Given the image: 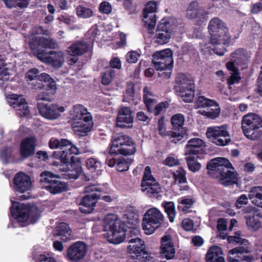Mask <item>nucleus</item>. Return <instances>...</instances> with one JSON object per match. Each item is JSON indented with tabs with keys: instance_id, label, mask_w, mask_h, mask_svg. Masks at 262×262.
Here are the masks:
<instances>
[{
	"instance_id": "nucleus-1",
	"label": "nucleus",
	"mask_w": 262,
	"mask_h": 262,
	"mask_svg": "<svg viewBox=\"0 0 262 262\" xmlns=\"http://www.w3.org/2000/svg\"><path fill=\"white\" fill-rule=\"evenodd\" d=\"M49 146L51 149L64 148L62 151H54L52 157L59 162L54 161L53 165L61 166L66 165L67 168L62 170L67 172V176L69 179H76L82 172L81 159L73 155H77L79 154V149L74 145L71 141L66 139L60 140L52 138L49 142Z\"/></svg>"
},
{
	"instance_id": "nucleus-2",
	"label": "nucleus",
	"mask_w": 262,
	"mask_h": 262,
	"mask_svg": "<svg viewBox=\"0 0 262 262\" xmlns=\"http://www.w3.org/2000/svg\"><path fill=\"white\" fill-rule=\"evenodd\" d=\"M208 30L210 35V42L214 46L213 52L223 56L227 52L226 47L230 44L231 37L226 24L219 17L212 18L208 25Z\"/></svg>"
},
{
	"instance_id": "nucleus-3",
	"label": "nucleus",
	"mask_w": 262,
	"mask_h": 262,
	"mask_svg": "<svg viewBox=\"0 0 262 262\" xmlns=\"http://www.w3.org/2000/svg\"><path fill=\"white\" fill-rule=\"evenodd\" d=\"M207 169L208 174L212 175L213 177H220L219 182L225 187L237 183L236 173L230 170L234 169V167L226 158L218 157L210 160Z\"/></svg>"
},
{
	"instance_id": "nucleus-4",
	"label": "nucleus",
	"mask_w": 262,
	"mask_h": 262,
	"mask_svg": "<svg viewBox=\"0 0 262 262\" xmlns=\"http://www.w3.org/2000/svg\"><path fill=\"white\" fill-rule=\"evenodd\" d=\"M105 228L108 232L104 234L108 242L114 244H119L122 242H127V236L129 237L132 232H129L135 227H129L124 222L117 220L113 214H108L104 220Z\"/></svg>"
},
{
	"instance_id": "nucleus-5",
	"label": "nucleus",
	"mask_w": 262,
	"mask_h": 262,
	"mask_svg": "<svg viewBox=\"0 0 262 262\" xmlns=\"http://www.w3.org/2000/svg\"><path fill=\"white\" fill-rule=\"evenodd\" d=\"M132 233L127 236V252L130 258L135 260V262H149L151 256L148 252L144 242L139 237L140 231L135 227L131 230Z\"/></svg>"
},
{
	"instance_id": "nucleus-6",
	"label": "nucleus",
	"mask_w": 262,
	"mask_h": 262,
	"mask_svg": "<svg viewBox=\"0 0 262 262\" xmlns=\"http://www.w3.org/2000/svg\"><path fill=\"white\" fill-rule=\"evenodd\" d=\"M12 216L19 223H24L28 220L34 224L39 219L40 213L38 208L30 204L13 202L10 208Z\"/></svg>"
},
{
	"instance_id": "nucleus-7",
	"label": "nucleus",
	"mask_w": 262,
	"mask_h": 262,
	"mask_svg": "<svg viewBox=\"0 0 262 262\" xmlns=\"http://www.w3.org/2000/svg\"><path fill=\"white\" fill-rule=\"evenodd\" d=\"M136 151L135 142L128 135L119 133L112 136L109 151L110 155H132Z\"/></svg>"
},
{
	"instance_id": "nucleus-8",
	"label": "nucleus",
	"mask_w": 262,
	"mask_h": 262,
	"mask_svg": "<svg viewBox=\"0 0 262 262\" xmlns=\"http://www.w3.org/2000/svg\"><path fill=\"white\" fill-rule=\"evenodd\" d=\"M262 119L257 114L245 115L242 121V128L245 136L251 140H257L262 137Z\"/></svg>"
},
{
	"instance_id": "nucleus-9",
	"label": "nucleus",
	"mask_w": 262,
	"mask_h": 262,
	"mask_svg": "<svg viewBox=\"0 0 262 262\" xmlns=\"http://www.w3.org/2000/svg\"><path fill=\"white\" fill-rule=\"evenodd\" d=\"M84 191L87 194L81 199L79 209L81 213L89 214L93 212L98 200L101 198V188L92 185L86 186Z\"/></svg>"
},
{
	"instance_id": "nucleus-10",
	"label": "nucleus",
	"mask_w": 262,
	"mask_h": 262,
	"mask_svg": "<svg viewBox=\"0 0 262 262\" xmlns=\"http://www.w3.org/2000/svg\"><path fill=\"white\" fill-rule=\"evenodd\" d=\"M40 177L43 187L52 194L59 193L67 190V184L50 171L42 172Z\"/></svg>"
},
{
	"instance_id": "nucleus-11",
	"label": "nucleus",
	"mask_w": 262,
	"mask_h": 262,
	"mask_svg": "<svg viewBox=\"0 0 262 262\" xmlns=\"http://www.w3.org/2000/svg\"><path fill=\"white\" fill-rule=\"evenodd\" d=\"M142 191L152 198L159 199L162 196V189L155 178L151 174V168L149 166L145 167L141 182Z\"/></svg>"
},
{
	"instance_id": "nucleus-12",
	"label": "nucleus",
	"mask_w": 262,
	"mask_h": 262,
	"mask_svg": "<svg viewBox=\"0 0 262 262\" xmlns=\"http://www.w3.org/2000/svg\"><path fill=\"white\" fill-rule=\"evenodd\" d=\"M164 220L161 212L156 208L148 209L142 220V228L146 234L150 235L161 226Z\"/></svg>"
},
{
	"instance_id": "nucleus-13",
	"label": "nucleus",
	"mask_w": 262,
	"mask_h": 262,
	"mask_svg": "<svg viewBox=\"0 0 262 262\" xmlns=\"http://www.w3.org/2000/svg\"><path fill=\"white\" fill-rule=\"evenodd\" d=\"M29 44L32 53L39 60L47 52V49H55L57 46L53 39L40 36L32 37Z\"/></svg>"
},
{
	"instance_id": "nucleus-14",
	"label": "nucleus",
	"mask_w": 262,
	"mask_h": 262,
	"mask_svg": "<svg viewBox=\"0 0 262 262\" xmlns=\"http://www.w3.org/2000/svg\"><path fill=\"white\" fill-rule=\"evenodd\" d=\"M206 134L212 143L218 146H226L231 141L226 125L209 127Z\"/></svg>"
},
{
	"instance_id": "nucleus-15",
	"label": "nucleus",
	"mask_w": 262,
	"mask_h": 262,
	"mask_svg": "<svg viewBox=\"0 0 262 262\" xmlns=\"http://www.w3.org/2000/svg\"><path fill=\"white\" fill-rule=\"evenodd\" d=\"M170 18H164L159 22L156 30L155 41L159 45H164L169 42L172 26Z\"/></svg>"
},
{
	"instance_id": "nucleus-16",
	"label": "nucleus",
	"mask_w": 262,
	"mask_h": 262,
	"mask_svg": "<svg viewBox=\"0 0 262 262\" xmlns=\"http://www.w3.org/2000/svg\"><path fill=\"white\" fill-rule=\"evenodd\" d=\"M37 107L41 116L48 120H53L58 118L64 111V107L58 106L56 104L38 102Z\"/></svg>"
},
{
	"instance_id": "nucleus-17",
	"label": "nucleus",
	"mask_w": 262,
	"mask_h": 262,
	"mask_svg": "<svg viewBox=\"0 0 262 262\" xmlns=\"http://www.w3.org/2000/svg\"><path fill=\"white\" fill-rule=\"evenodd\" d=\"M88 250L87 245L83 242L78 241L68 247L66 256L68 260L71 262H79L82 259Z\"/></svg>"
},
{
	"instance_id": "nucleus-18",
	"label": "nucleus",
	"mask_w": 262,
	"mask_h": 262,
	"mask_svg": "<svg viewBox=\"0 0 262 262\" xmlns=\"http://www.w3.org/2000/svg\"><path fill=\"white\" fill-rule=\"evenodd\" d=\"M32 186L31 178L23 172L15 174L13 179V187L15 192L24 193L31 189Z\"/></svg>"
},
{
	"instance_id": "nucleus-19",
	"label": "nucleus",
	"mask_w": 262,
	"mask_h": 262,
	"mask_svg": "<svg viewBox=\"0 0 262 262\" xmlns=\"http://www.w3.org/2000/svg\"><path fill=\"white\" fill-rule=\"evenodd\" d=\"M39 70L36 68L30 69L26 74L27 81L29 83L31 81H39L48 82L47 87L51 89H56V84L54 80L46 73L39 74Z\"/></svg>"
},
{
	"instance_id": "nucleus-20",
	"label": "nucleus",
	"mask_w": 262,
	"mask_h": 262,
	"mask_svg": "<svg viewBox=\"0 0 262 262\" xmlns=\"http://www.w3.org/2000/svg\"><path fill=\"white\" fill-rule=\"evenodd\" d=\"M246 214L245 218L248 229L252 231H256L261 227L259 221L260 213L255 207H247L244 210Z\"/></svg>"
},
{
	"instance_id": "nucleus-21",
	"label": "nucleus",
	"mask_w": 262,
	"mask_h": 262,
	"mask_svg": "<svg viewBox=\"0 0 262 262\" xmlns=\"http://www.w3.org/2000/svg\"><path fill=\"white\" fill-rule=\"evenodd\" d=\"M89 46L84 41H76L73 43L67 50L68 54L72 56L68 59L70 64H74L78 60V56H81L87 53Z\"/></svg>"
},
{
	"instance_id": "nucleus-22",
	"label": "nucleus",
	"mask_w": 262,
	"mask_h": 262,
	"mask_svg": "<svg viewBox=\"0 0 262 262\" xmlns=\"http://www.w3.org/2000/svg\"><path fill=\"white\" fill-rule=\"evenodd\" d=\"M228 254H236L234 257L228 255L227 258L228 262H251L254 259L250 252L244 247H235L229 251Z\"/></svg>"
},
{
	"instance_id": "nucleus-23",
	"label": "nucleus",
	"mask_w": 262,
	"mask_h": 262,
	"mask_svg": "<svg viewBox=\"0 0 262 262\" xmlns=\"http://www.w3.org/2000/svg\"><path fill=\"white\" fill-rule=\"evenodd\" d=\"M36 139L34 136L24 138L20 144L19 154L20 157L26 159L33 156L35 151Z\"/></svg>"
},
{
	"instance_id": "nucleus-24",
	"label": "nucleus",
	"mask_w": 262,
	"mask_h": 262,
	"mask_svg": "<svg viewBox=\"0 0 262 262\" xmlns=\"http://www.w3.org/2000/svg\"><path fill=\"white\" fill-rule=\"evenodd\" d=\"M64 59V55L61 52L51 51L49 52H46L39 60L58 69L62 67Z\"/></svg>"
},
{
	"instance_id": "nucleus-25",
	"label": "nucleus",
	"mask_w": 262,
	"mask_h": 262,
	"mask_svg": "<svg viewBox=\"0 0 262 262\" xmlns=\"http://www.w3.org/2000/svg\"><path fill=\"white\" fill-rule=\"evenodd\" d=\"M158 130L159 134L163 138L168 137L169 138H172L171 141L172 143H177L183 139L184 132L177 133L174 130H166L164 116H162L158 120Z\"/></svg>"
},
{
	"instance_id": "nucleus-26",
	"label": "nucleus",
	"mask_w": 262,
	"mask_h": 262,
	"mask_svg": "<svg viewBox=\"0 0 262 262\" xmlns=\"http://www.w3.org/2000/svg\"><path fill=\"white\" fill-rule=\"evenodd\" d=\"M205 142L200 138H194L189 140L185 146V155L199 157L204 152Z\"/></svg>"
},
{
	"instance_id": "nucleus-27",
	"label": "nucleus",
	"mask_w": 262,
	"mask_h": 262,
	"mask_svg": "<svg viewBox=\"0 0 262 262\" xmlns=\"http://www.w3.org/2000/svg\"><path fill=\"white\" fill-rule=\"evenodd\" d=\"M134 161L132 158H125L123 157H119L117 158L108 156L106 159V163L110 167L116 166V169L119 172L126 171L128 169L130 165Z\"/></svg>"
},
{
	"instance_id": "nucleus-28",
	"label": "nucleus",
	"mask_w": 262,
	"mask_h": 262,
	"mask_svg": "<svg viewBox=\"0 0 262 262\" xmlns=\"http://www.w3.org/2000/svg\"><path fill=\"white\" fill-rule=\"evenodd\" d=\"M161 252L162 256L167 259H171L174 256L175 249L170 235L163 236L161 240Z\"/></svg>"
},
{
	"instance_id": "nucleus-29",
	"label": "nucleus",
	"mask_w": 262,
	"mask_h": 262,
	"mask_svg": "<svg viewBox=\"0 0 262 262\" xmlns=\"http://www.w3.org/2000/svg\"><path fill=\"white\" fill-rule=\"evenodd\" d=\"M133 122V116L130 108L127 107L121 108L117 117L116 126L122 128H128L129 127L128 124Z\"/></svg>"
},
{
	"instance_id": "nucleus-30",
	"label": "nucleus",
	"mask_w": 262,
	"mask_h": 262,
	"mask_svg": "<svg viewBox=\"0 0 262 262\" xmlns=\"http://www.w3.org/2000/svg\"><path fill=\"white\" fill-rule=\"evenodd\" d=\"M85 119L73 123V127L76 134L81 137L86 136L94 125L92 118L86 117Z\"/></svg>"
},
{
	"instance_id": "nucleus-31",
	"label": "nucleus",
	"mask_w": 262,
	"mask_h": 262,
	"mask_svg": "<svg viewBox=\"0 0 262 262\" xmlns=\"http://www.w3.org/2000/svg\"><path fill=\"white\" fill-rule=\"evenodd\" d=\"M12 99L13 101L11 102V105L18 111V114L25 117L30 115V111L26 100L23 96L16 95Z\"/></svg>"
},
{
	"instance_id": "nucleus-32",
	"label": "nucleus",
	"mask_w": 262,
	"mask_h": 262,
	"mask_svg": "<svg viewBox=\"0 0 262 262\" xmlns=\"http://www.w3.org/2000/svg\"><path fill=\"white\" fill-rule=\"evenodd\" d=\"M71 115L73 123L85 120V118L86 117L92 118L91 113L88 112L87 109L83 105L79 104L73 105Z\"/></svg>"
},
{
	"instance_id": "nucleus-33",
	"label": "nucleus",
	"mask_w": 262,
	"mask_h": 262,
	"mask_svg": "<svg viewBox=\"0 0 262 262\" xmlns=\"http://www.w3.org/2000/svg\"><path fill=\"white\" fill-rule=\"evenodd\" d=\"M222 249L217 246H213L208 250L206 256V262H225Z\"/></svg>"
},
{
	"instance_id": "nucleus-34",
	"label": "nucleus",
	"mask_w": 262,
	"mask_h": 262,
	"mask_svg": "<svg viewBox=\"0 0 262 262\" xmlns=\"http://www.w3.org/2000/svg\"><path fill=\"white\" fill-rule=\"evenodd\" d=\"M175 82L177 84L174 86L176 91L185 90V89L192 88L195 86L194 81L182 73L177 74Z\"/></svg>"
},
{
	"instance_id": "nucleus-35",
	"label": "nucleus",
	"mask_w": 262,
	"mask_h": 262,
	"mask_svg": "<svg viewBox=\"0 0 262 262\" xmlns=\"http://www.w3.org/2000/svg\"><path fill=\"white\" fill-rule=\"evenodd\" d=\"M231 58L237 65H247L250 56L247 50L238 48L231 55Z\"/></svg>"
},
{
	"instance_id": "nucleus-36",
	"label": "nucleus",
	"mask_w": 262,
	"mask_h": 262,
	"mask_svg": "<svg viewBox=\"0 0 262 262\" xmlns=\"http://www.w3.org/2000/svg\"><path fill=\"white\" fill-rule=\"evenodd\" d=\"M71 233L72 231L69 225L64 222H62L56 226L54 234L57 236H60V239L66 242L70 240Z\"/></svg>"
},
{
	"instance_id": "nucleus-37",
	"label": "nucleus",
	"mask_w": 262,
	"mask_h": 262,
	"mask_svg": "<svg viewBox=\"0 0 262 262\" xmlns=\"http://www.w3.org/2000/svg\"><path fill=\"white\" fill-rule=\"evenodd\" d=\"M185 118L181 114H177L172 116L171 123L173 127V130L177 133L184 132L183 139L187 135V130L183 127Z\"/></svg>"
},
{
	"instance_id": "nucleus-38",
	"label": "nucleus",
	"mask_w": 262,
	"mask_h": 262,
	"mask_svg": "<svg viewBox=\"0 0 262 262\" xmlns=\"http://www.w3.org/2000/svg\"><path fill=\"white\" fill-rule=\"evenodd\" d=\"M248 197L255 205L262 208V187L252 188L249 191Z\"/></svg>"
},
{
	"instance_id": "nucleus-39",
	"label": "nucleus",
	"mask_w": 262,
	"mask_h": 262,
	"mask_svg": "<svg viewBox=\"0 0 262 262\" xmlns=\"http://www.w3.org/2000/svg\"><path fill=\"white\" fill-rule=\"evenodd\" d=\"M176 92L178 93L182 101L186 103L191 102L194 97L195 86L192 88L185 89V90H178Z\"/></svg>"
},
{
	"instance_id": "nucleus-40",
	"label": "nucleus",
	"mask_w": 262,
	"mask_h": 262,
	"mask_svg": "<svg viewBox=\"0 0 262 262\" xmlns=\"http://www.w3.org/2000/svg\"><path fill=\"white\" fill-rule=\"evenodd\" d=\"M6 7L12 8H19L20 9L27 8L30 2V0H3Z\"/></svg>"
},
{
	"instance_id": "nucleus-41",
	"label": "nucleus",
	"mask_w": 262,
	"mask_h": 262,
	"mask_svg": "<svg viewBox=\"0 0 262 262\" xmlns=\"http://www.w3.org/2000/svg\"><path fill=\"white\" fill-rule=\"evenodd\" d=\"M172 57H173L172 51L170 49H166L155 52L152 56V61L163 60V59L166 58L167 61L169 62V60H171Z\"/></svg>"
},
{
	"instance_id": "nucleus-42",
	"label": "nucleus",
	"mask_w": 262,
	"mask_h": 262,
	"mask_svg": "<svg viewBox=\"0 0 262 262\" xmlns=\"http://www.w3.org/2000/svg\"><path fill=\"white\" fill-rule=\"evenodd\" d=\"M169 62L167 61V59L164 58L163 59V60L152 61V63L157 71H164V69H168L169 70L173 69V57H171V60H169Z\"/></svg>"
},
{
	"instance_id": "nucleus-43",
	"label": "nucleus",
	"mask_w": 262,
	"mask_h": 262,
	"mask_svg": "<svg viewBox=\"0 0 262 262\" xmlns=\"http://www.w3.org/2000/svg\"><path fill=\"white\" fill-rule=\"evenodd\" d=\"M201 10L199 9V4L196 1L191 2L189 5L186 16L189 19H194L198 17Z\"/></svg>"
},
{
	"instance_id": "nucleus-44",
	"label": "nucleus",
	"mask_w": 262,
	"mask_h": 262,
	"mask_svg": "<svg viewBox=\"0 0 262 262\" xmlns=\"http://www.w3.org/2000/svg\"><path fill=\"white\" fill-rule=\"evenodd\" d=\"M199 158V157L195 156H188L185 158L189 169L193 172L198 171L201 169V165L197 161Z\"/></svg>"
},
{
	"instance_id": "nucleus-45",
	"label": "nucleus",
	"mask_w": 262,
	"mask_h": 262,
	"mask_svg": "<svg viewBox=\"0 0 262 262\" xmlns=\"http://www.w3.org/2000/svg\"><path fill=\"white\" fill-rule=\"evenodd\" d=\"M101 162L97 159L91 158L86 162V166L92 172H97L100 170Z\"/></svg>"
},
{
	"instance_id": "nucleus-46",
	"label": "nucleus",
	"mask_w": 262,
	"mask_h": 262,
	"mask_svg": "<svg viewBox=\"0 0 262 262\" xmlns=\"http://www.w3.org/2000/svg\"><path fill=\"white\" fill-rule=\"evenodd\" d=\"M216 104V101L210 99H208L204 96H200L198 97L195 101V105L197 108L210 107L213 106Z\"/></svg>"
},
{
	"instance_id": "nucleus-47",
	"label": "nucleus",
	"mask_w": 262,
	"mask_h": 262,
	"mask_svg": "<svg viewBox=\"0 0 262 262\" xmlns=\"http://www.w3.org/2000/svg\"><path fill=\"white\" fill-rule=\"evenodd\" d=\"M76 14L78 17L82 18H88L93 15V11L89 8L79 5L77 7Z\"/></svg>"
},
{
	"instance_id": "nucleus-48",
	"label": "nucleus",
	"mask_w": 262,
	"mask_h": 262,
	"mask_svg": "<svg viewBox=\"0 0 262 262\" xmlns=\"http://www.w3.org/2000/svg\"><path fill=\"white\" fill-rule=\"evenodd\" d=\"M163 207L165 212L167 214L169 221L173 222L176 215L174 203L173 202H165L164 204Z\"/></svg>"
},
{
	"instance_id": "nucleus-49",
	"label": "nucleus",
	"mask_w": 262,
	"mask_h": 262,
	"mask_svg": "<svg viewBox=\"0 0 262 262\" xmlns=\"http://www.w3.org/2000/svg\"><path fill=\"white\" fill-rule=\"evenodd\" d=\"M115 76L116 71L114 70L111 68L107 69L102 75L101 83L105 85L109 84Z\"/></svg>"
},
{
	"instance_id": "nucleus-50",
	"label": "nucleus",
	"mask_w": 262,
	"mask_h": 262,
	"mask_svg": "<svg viewBox=\"0 0 262 262\" xmlns=\"http://www.w3.org/2000/svg\"><path fill=\"white\" fill-rule=\"evenodd\" d=\"M186 171L182 167H180L173 172V178L175 181H178L179 184L185 183L187 182L186 177Z\"/></svg>"
},
{
	"instance_id": "nucleus-51",
	"label": "nucleus",
	"mask_w": 262,
	"mask_h": 262,
	"mask_svg": "<svg viewBox=\"0 0 262 262\" xmlns=\"http://www.w3.org/2000/svg\"><path fill=\"white\" fill-rule=\"evenodd\" d=\"M157 2L154 1L148 2L143 10L144 18H147L149 14H154L157 11Z\"/></svg>"
},
{
	"instance_id": "nucleus-52",
	"label": "nucleus",
	"mask_w": 262,
	"mask_h": 262,
	"mask_svg": "<svg viewBox=\"0 0 262 262\" xmlns=\"http://www.w3.org/2000/svg\"><path fill=\"white\" fill-rule=\"evenodd\" d=\"M48 82L45 83L44 81H33L32 82H29V84L32 86V89L38 90L41 89H46L47 91H54L56 89H51L47 87Z\"/></svg>"
},
{
	"instance_id": "nucleus-53",
	"label": "nucleus",
	"mask_w": 262,
	"mask_h": 262,
	"mask_svg": "<svg viewBox=\"0 0 262 262\" xmlns=\"http://www.w3.org/2000/svg\"><path fill=\"white\" fill-rule=\"evenodd\" d=\"M12 149L9 147H5L0 152V158L4 163L9 162L12 156Z\"/></svg>"
},
{
	"instance_id": "nucleus-54",
	"label": "nucleus",
	"mask_w": 262,
	"mask_h": 262,
	"mask_svg": "<svg viewBox=\"0 0 262 262\" xmlns=\"http://www.w3.org/2000/svg\"><path fill=\"white\" fill-rule=\"evenodd\" d=\"M135 97V89L134 85L128 86L123 95V101L130 102L133 101Z\"/></svg>"
},
{
	"instance_id": "nucleus-55",
	"label": "nucleus",
	"mask_w": 262,
	"mask_h": 262,
	"mask_svg": "<svg viewBox=\"0 0 262 262\" xmlns=\"http://www.w3.org/2000/svg\"><path fill=\"white\" fill-rule=\"evenodd\" d=\"M5 66V60L0 55V80H7L9 79V74L7 69H4Z\"/></svg>"
},
{
	"instance_id": "nucleus-56",
	"label": "nucleus",
	"mask_w": 262,
	"mask_h": 262,
	"mask_svg": "<svg viewBox=\"0 0 262 262\" xmlns=\"http://www.w3.org/2000/svg\"><path fill=\"white\" fill-rule=\"evenodd\" d=\"M143 101L145 103L147 110L149 113H152L154 108V104L156 103V100L154 99L149 98L146 94L143 95Z\"/></svg>"
},
{
	"instance_id": "nucleus-57",
	"label": "nucleus",
	"mask_w": 262,
	"mask_h": 262,
	"mask_svg": "<svg viewBox=\"0 0 262 262\" xmlns=\"http://www.w3.org/2000/svg\"><path fill=\"white\" fill-rule=\"evenodd\" d=\"M51 91V92H42L37 95V100L39 101H51L52 99V95L55 91Z\"/></svg>"
},
{
	"instance_id": "nucleus-58",
	"label": "nucleus",
	"mask_w": 262,
	"mask_h": 262,
	"mask_svg": "<svg viewBox=\"0 0 262 262\" xmlns=\"http://www.w3.org/2000/svg\"><path fill=\"white\" fill-rule=\"evenodd\" d=\"M147 19H148L145 21V26L148 30L152 31L155 29L156 24V15L151 14Z\"/></svg>"
},
{
	"instance_id": "nucleus-59",
	"label": "nucleus",
	"mask_w": 262,
	"mask_h": 262,
	"mask_svg": "<svg viewBox=\"0 0 262 262\" xmlns=\"http://www.w3.org/2000/svg\"><path fill=\"white\" fill-rule=\"evenodd\" d=\"M169 106V104L167 101H164L159 103L154 108L152 112L155 116H158L165 109L167 108Z\"/></svg>"
},
{
	"instance_id": "nucleus-60",
	"label": "nucleus",
	"mask_w": 262,
	"mask_h": 262,
	"mask_svg": "<svg viewBox=\"0 0 262 262\" xmlns=\"http://www.w3.org/2000/svg\"><path fill=\"white\" fill-rule=\"evenodd\" d=\"M99 10L102 13L108 14L111 13L112 7L108 2H103L100 4Z\"/></svg>"
},
{
	"instance_id": "nucleus-61",
	"label": "nucleus",
	"mask_w": 262,
	"mask_h": 262,
	"mask_svg": "<svg viewBox=\"0 0 262 262\" xmlns=\"http://www.w3.org/2000/svg\"><path fill=\"white\" fill-rule=\"evenodd\" d=\"M248 202V198L245 194H241L237 198L235 205L237 208H241L244 205H246Z\"/></svg>"
},
{
	"instance_id": "nucleus-62",
	"label": "nucleus",
	"mask_w": 262,
	"mask_h": 262,
	"mask_svg": "<svg viewBox=\"0 0 262 262\" xmlns=\"http://www.w3.org/2000/svg\"><path fill=\"white\" fill-rule=\"evenodd\" d=\"M180 203L181 204L184 205L182 208V211L187 212L189 209H190L193 205L194 201L190 198H183L182 199Z\"/></svg>"
},
{
	"instance_id": "nucleus-63",
	"label": "nucleus",
	"mask_w": 262,
	"mask_h": 262,
	"mask_svg": "<svg viewBox=\"0 0 262 262\" xmlns=\"http://www.w3.org/2000/svg\"><path fill=\"white\" fill-rule=\"evenodd\" d=\"M139 54H138L137 51H132L128 52L126 55V59L129 63H136L138 61V57Z\"/></svg>"
},
{
	"instance_id": "nucleus-64",
	"label": "nucleus",
	"mask_w": 262,
	"mask_h": 262,
	"mask_svg": "<svg viewBox=\"0 0 262 262\" xmlns=\"http://www.w3.org/2000/svg\"><path fill=\"white\" fill-rule=\"evenodd\" d=\"M215 106V108H210L208 109L209 113V118L210 119H215L216 117H219L220 114V108L219 104L216 102V104L213 105Z\"/></svg>"
}]
</instances>
